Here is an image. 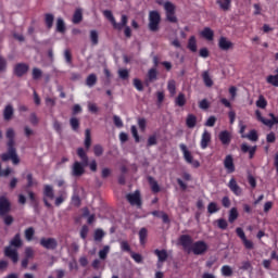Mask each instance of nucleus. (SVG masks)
<instances>
[{
    "label": "nucleus",
    "mask_w": 278,
    "mask_h": 278,
    "mask_svg": "<svg viewBox=\"0 0 278 278\" xmlns=\"http://www.w3.org/2000/svg\"><path fill=\"white\" fill-rule=\"evenodd\" d=\"M179 149L182 152V155L185 157V161L187 162V164L192 163V153L188 151V147L185 143H180L179 144Z\"/></svg>",
    "instance_id": "20"
},
{
    "label": "nucleus",
    "mask_w": 278,
    "mask_h": 278,
    "mask_svg": "<svg viewBox=\"0 0 278 278\" xmlns=\"http://www.w3.org/2000/svg\"><path fill=\"white\" fill-rule=\"evenodd\" d=\"M218 138L224 147H229V144H231V132L228 130L220 131Z\"/></svg>",
    "instance_id": "14"
},
{
    "label": "nucleus",
    "mask_w": 278,
    "mask_h": 278,
    "mask_svg": "<svg viewBox=\"0 0 278 278\" xmlns=\"http://www.w3.org/2000/svg\"><path fill=\"white\" fill-rule=\"evenodd\" d=\"M130 257L137 263V264H142V255L138 254L136 252H130Z\"/></svg>",
    "instance_id": "61"
},
{
    "label": "nucleus",
    "mask_w": 278,
    "mask_h": 278,
    "mask_svg": "<svg viewBox=\"0 0 278 278\" xmlns=\"http://www.w3.org/2000/svg\"><path fill=\"white\" fill-rule=\"evenodd\" d=\"M64 58H65L66 64H73V54L71 53V50L64 51Z\"/></svg>",
    "instance_id": "59"
},
{
    "label": "nucleus",
    "mask_w": 278,
    "mask_h": 278,
    "mask_svg": "<svg viewBox=\"0 0 278 278\" xmlns=\"http://www.w3.org/2000/svg\"><path fill=\"white\" fill-rule=\"evenodd\" d=\"M3 119L10 122L14 117V106L12 104H7L2 111Z\"/></svg>",
    "instance_id": "16"
},
{
    "label": "nucleus",
    "mask_w": 278,
    "mask_h": 278,
    "mask_svg": "<svg viewBox=\"0 0 278 278\" xmlns=\"http://www.w3.org/2000/svg\"><path fill=\"white\" fill-rule=\"evenodd\" d=\"M86 84L89 88H92L97 84V74H90L86 79Z\"/></svg>",
    "instance_id": "46"
},
{
    "label": "nucleus",
    "mask_w": 278,
    "mask_h": 278,
    "mask_svg": "<svg viewBox=\"0 0 278 278\" xmlns=\"http://www.w3.org/2000/svg\"><path fill=\"white\" fill-rule=\"evenodd\" d=\"M222 275L223 277H231V275H233V269L229 265H224L222 267Z\"/></svg>",
    "instance_id": "43"
},
{
    "label": "nucleus",
    "mask_w": 278,
    "mask_h": 278,
    "mask_svg": "<svg viewBox=\"0 0 278 278\" xmlns=\"http://www.w3.org/2000/svg\"><path fill=\"white\" fill-rule=\"evenodd\" d=\"M216 3L224 12L231 10V0H216Z\"/></svg>",
    "instance_id": "25"
},
{
    "label": "nucleus",
    "mask_w": 278,
    "mask_h": 278,
    "mask_svg": "<svg viewBox=\"0 0 278 278\" xmlns=\"http://www.w3.org/2000/svg\"><path fill=\"white\" fill-rule=\"evenodd\" d=\"M217 226H218L219 229L225 230V229H227V227H229V224L227 223V219H225V218H219V219L217 220Z\"/></svg>",
    "instance_id": "55"
},
{
    "label": "nucleus",
    "mask_w": 278,
    "mask_h": 278,
    "mask_svg": "<svg viewBox=\"0 0 278 278\" xmlns=\"http://www.w3.org/2000/svg\"><path fill=\"white\" fill-rule=\"evenodd\" d=\"M12 212V203L5 195H0V216H5Z\"/></svg>",
    "instance_id": "7"
},
{
    "label": "nucleus",
    "mask_w": 278,
    "mask_h": 278,
    "mask_svg": "<svg viewBox=\"0 0 278 278\" xmlns=\"http://www.w3.org/2000/svg\"><path fill=\"white\" fill-rule=\"evenodd\" d=\"M126 199L130 205H136V207H142V198L140 192L136 190L134 193H128Z\"/></svg>",
    "instance_id": "9"
},
{
    "label": "nucleus",
    "mask_w": 278,
    "mask_h": 278,
    "mask_svg": "<svg viewBox=\"0 0 278 278\" xmlns=\"http://www.w3.org/2000/svg\"><path fill=\"white\" fill-rule=\"evenodd\" d=\"M162 22V16L157 11H150L149 13V24L148 27L150 31H160V23Z\"/></svg>",
    "instance_id": "4"
},
{
    "label": "nucleus",
    "mask_w": 278,
    "mask_h": 278,
    "mask_svg": "<svg viewBox=\"0 0 278 278\" xmlns=\"http://www.w3.org/2000/svg\"><path fill=\"white\" fill-rule=\"evenodd\" d=\"M130 131H131L132 138H135V142L137 143L140 142V135H138V128L135 125L130 127Z\"/></svg>",
    "instance_id": "52"
},
{
    "label": "nucleus",
    "mask_w": 278,
    "mask_h": 278,
    "mask_svg": "<svg viewBox=\"0 0 278 278\" xmlns=\"http://www.w3.org/2000/svg\"><path fill=\"white\" fill-rule=\"evenodd\" d=\"M175 103L178 105V108H184V105H186V94L179 93L175 100Z\"/></svg>",
    "instance_id": "44"
},
{
    "label": "nucleus",
    "mask_w": 278,
    "mask_h": 278,
    "mask_svg": "<svg viewBox=\"0 0 278 278\" xmlns=\"http://www.w3.org/2000/svg\"><path fill=\"white\" fill-rule=\"evenodd\" d=\"M187 49L191 51V53H197V37L191 36L187 43Z\"/></svg>",
    "instance_id": "29"
},
{
    "label": "nucleus",
    "mask_w": 278,
    "mask_h": 278,
    "mask_svg": "<svg viewBox=\"0 0 278 278\" xmlns=\"http://www.w3.org/2000/svg\"><path fill=\"white\" fill-rule=\"evenodd\" d=\"M39 243L43 249H48V251H54V249H58V240L54 238H41Z\"/></svg>",
    "instance_id": "11"
},
{
    "label": "nucleus",
    "mask_w": 278,
    "mask_h": 278,
    "mask_svg": "<svg viewBox=\"0 0 278 278\" xmlns=\"http://www.w3.org/2000/svg\"><path fill=\"white\" fill-rule=\"evenodd\" d=\"M1 218H3V223L4 225H7V227H10V225H12L14 223V217L12 215H4V216H0Z\"/></svg>",
    "instance_id": "53"
},
{
    "label": "nucleus",
    "mask_w": 278,
    "mask_h": 278,
    "mask_svg": "<svg viewBox=\"0 0 278 278\" xmlns=\"http://www.w3.org/2000/svg\"><path fill=\"white\" fill-rule=\"evenodd\" d=\"M88 231H90V229L88 228L87 225H84L80 229V238L83 240H86V238H88Z\"/></svg>",
    "instance_id": "60"
},
{
    "label": "nucleus",
    "mask_w": 278,
    "mask_h": 278,
    "mask_svg": "<svg viewBox=\"0 0 278 278\" xmlns=\"http://www.w3.org/2000/svg\"><path fill=\"white\" fill-rule=\"evenodd\" d=\"M13 73L15 77H24L29 73V64L27 63H16L13 67Z\"/></svg>",
    "instance_id": "10"
},
{
    "label": "nucleus",
    "mask_w": 278,
    "mask_h": 278,
    "mask_svg": "<svg viewBox=\"0 0 278 278\" xmlns=\"http://www.w3.org/2000/svg\"><path fill=\"white\" fill-rule=\"evenodd\" d=\"M113 122H114L115 127H118V129H121V127H123V119H121V117H118V115L113 116Z\"/></svg>",
    "instance_id": "64"
},
{
    "label": "nucleus",
    "mask_w": 278,
    "mask_h": 278,
    "mask_svg": "<svg viewBox=\"0 0 278 278\" xmlns=\"http://www.w3.org/2000/svg\"><path fill=\"white\" fill-rule=\"evenodd\" d=\"M40 77H42V70H40L38 67H34L33 68V79L35 81H38V79H40Z\"/></svg>",
    "instance_id": "50"
},
{
    "label": "nucleus",
    "mask_w": 278,
    "mask_h": 278,
    "mask_svg": "<svg viewBox=\"0 0 278 278\" xmlns=\"http://www.w3.org/2000/svg\"><path fill=\"white\" fill-rule=\"evenodd\" d=\"M268 105V101H266V98L264 96H260L258 100L256 101V106L261 110H266V106Z\"/></svg>",
    "instance_id": "42"
},
{
    "label": "nucleus",
    "mask_w": 278,
    "mask_h": 278,
    "mask_svg": "<svg viewBox=\"0 0 278 278\" xmlns=\"http://www.w3.org/2000/svg\"><path fill=\"white\" fill-rule=\"evenodd\" d=\"M103 238H105V232L98 228L94 230V233H93V239L96 242H101V240H103Z\"/></svg>",
    "instance_id": "38"
},
{
    "label": "nucleus",
    "mask_w": 278,
    "mask_h": 278,
    "mask_svg": "<svg viewBox=\"0 0 278 278\" xmlns=\"http://www.w3.org/2000/svg\"><path fill=\"white\" fill-rule=\"evenodd\" d=\"M266 81L270 84V86L278 88V74L267 76Z\"/></svg>",
    "instance_id": "40"
},
{
    "label": "nucleus",
    "mask_w": 278,
    "mask_h": 278,
    "mask_svg": "<svg viewBox=\"0 0 278 278\" xmlns=\"http://www.w3.org/2000/svg\"><path fill=\"white\" fill-rule=\"evenodd\" d=\"M56 31H59V34H64V31H66V24H64V20L62 17L56 20Z\"/></svg>",
    "instance_id": "35"
},
{
    "label": "nucleus",
    "mask_w": 278,
    "mask_h": 278,
    "mask_svg": "<svg viewBox=\"0 0 278 278\" xmlns=\"http://www.w3.org/2000/svg\"><path fill=\"white\" fill-rule=\"evenodd\" d=\"M200 110H210V102L207 99H203L199 102Z\"/></svg>",
    "instance_id": "62"
},
{
    "label": "nucleus",
    "mask_w": 278,
    "mask_h": 278,
    "mask_svg": "<svg viewBox=\"0 0 278 278\" xmlns=\"http://www.w3.org/2000/svg\"><path fill=\"white\" fill-rule=\"evenodd\" d=\"M224 167L228 174L236 173V165L233 164V156L231 154L226 155L224 160Z\"/></svg>",
    "instance_id": "12"
},
{
    "label": "nucleus",
    "mask_w": 278,
    "mask_h": 278,
    "mask_svg": "<svg viewBox=\"0 0 278 278\" xmlns=\"http://www.w3.org/2000/svg\"><path fill=\"white\" fill-rule=\"evenodd\" d=\"M201 36L203 38H205L206 40H214V30H212V28H210V27H205L201 31Z\"/></svg>",
    "instance_id": "31"
},
{
    "label": "nucleus",
    "mask_w": 278,
    "mask_h": 278,
    "mask_svg": "<svg viewBox=\"0 0 278 278\" xmlns=\"http://www.w3.org/2000/svg\"><path fill=\"white\" fill-rule=\"evenodd\" d=\"M210 142H212V134H210L207 130H204L200 142L201 149H207Z\"/></svg>",
    "instance_id": "17"
},
{
    "label": "nucleus",
    "mask_w": 278,
    "mask_h": 278,
    "mask_svg": "<svg viewBox=\"0 0 278 278\" xmlns=\"http://www.w3.org/2000/svg\"><path fill=\"white\" fill-rule=\"evenodd\" d=\"M84 144H85L86 151H89L90 147H92V137H91L89 128H87L85 130V142H84Z\"/></svg>",
    "instance_id": "26"
},
{
    "label": "nucleus",
    "mask_w": 278,
    "mask_h": 278,
    "mask_svg": "<svg viewBox=\"0 0 278 278\" xmlns=\"http://www.w3.org/2000/svg\"><path fill=\"white\" fill-rule=\"evenodd\" d=\"M121 249H122V251H125L126 253H132L131 247L129 245V242H127V241L121 242Z\"/></svg>",
    "instance_id": "57"
},
{
    "label": "nucleus",
    "mask_w": 278,
    "mask_h": 278,
    "mask_svg": "<svg viewBox=\"0 0 278 278\" xmlns=\"http://www.w3.org/2000/svg\"><path fill=\"white\" fill-rule=\"evenodd\" d=\"M23 247V240L21 239V233H16L10 241V245L4 248V255L9 257L13 264L18 263V250Z\"/></svg>",
    "instance_id": "3"
},
{
    "label": "nucleus",
    "mask_w": 278,
    "mask_h": 278,
    "mask_svg": "<svg viewBox=\"0 0 278 278\" xmlns=\"http://www.w3.org/2000/svg\"><path fill=\"white\" fill-rule=\"evenodd\" d=\"M103 16H105L108 18V21H110L111 24L114 21H116V18L114 17V14H112V11H110V10L103 11Z\"/></svg>",
    "instance_id": "58"
},
{
    "label": "nucleus",
    "mask_w": 278,
    "mask_h": 278,
    "mask_svg": "<svg viewBox=\"0 0 278 278\" xmlns=\"http://www.w3.org/2000/svg\"><path fill=\"white\" fill-rule=\"evenodd\" d=\"M93 153L96 157H101V155H103V147L101 144H96L93 147Z\"/></svg>",
    "instance_id": "54"
},
{
    "label": "nucleus",
    "mask_w": 278,
    "mask_h": 278,
    "mask_svg": "<svg viewBox=\"0 0 278 278\" xmlns=\"http://www.w3.org/2000/svg\"><path fill=\"white\" fill-rule=\"evenodd\" d=\"M186 125L189 129H194L197 127V116L194 114H188Z\"/></svg>",
    "instance_id": "27"
},
{
    "label": "nucleus",
    "mask_w": 278,
    "mask_h": 278,
    "mask_svg": "<svg viewBox=\"0 0 278 278\" xmlns=\"http://www.w3.org/2000/svg\"><path fill=\"white\" fill-rule=\"evenodd\" d=\"M147 181L154 194H157V192H161L162 189L160 188L157 180H155V178L153 176H148Z\"/></svg>",
    "instance_id": "19"
},
{
    "label": "nucleus",
    "mask_w": 278,
    "mask_h": 278,
    "mask_svg": "<svg viewBox=\"0 0 278 278\" xmlns=\"http://www.w3.org/2000/svg\"><path fill=\"white\" fill-rule=\"evenodd\" d=\"M241 138H247L248 140H251V142H257V140H260V136L255 129L250 130L248 135H242Z\"/></svg>",
    "instance_id": "28"
},
{
    "label": "nucleus",
    "mask_w": 278,
    "mask_h": 278,
    "mask_svg": "<svg viewBox=\"0 0 278 278\" xmlns=\"http://www.w3.org/2000/svg\"><path fill=\"white\" fill-rule=\"evenodd\" d=\"M157 144V137L155 135H151L148 138L147 148L150 149V147H155Z\"/></svg>",
    "instance_id": "51"
},
{
    "label": "nucleus",
    "mask_w": 278,
    "mask_h": 278,
    "mask_svg": "<svg viewBox=\"0 0 278 278\" xmlns=\"http://www.w3.org/2000/svg\"><path fill=\"white\" fill-rule=\"evenodd\" d=\"M218 48L222 51H229V49H233V42L229 41L227 37H220L218 40Z\"/></svg>",
    "instance_id": "15"
},
{
    "label": "nucleus",
    "mask_w": 278,
    "mask_h": 278,
    "mask_svg": "<svg viewBox=\"0 0 278 278\" xmlns=\"http://www.w3.org/2000/svg\"><path fill=\"white\" fill-rule=\"evenodd\" d=\"M256 121L266 125V127H273L274 125H278V115H274V113H269L268 116L271 119H266L262 116V112L260 110L255 111Z\"/></svg>",
    "instance_id": "5"
},
{
    "label": "nucleus",
    "mask_w": 278,
    "mask_h": 278,
    "mask_svg": "<svg viewBox=\"0 0 278 278\" xmlns=\"http://www.w3.org/2000/svg\"><path fill=\"white\" fill-rule=\"evenodd\" d=\"M216 125V116L212 115L205 122V127H214Z\"/></svg>",
    "instance_id": "63"
},
{
    "label": "nucleus",
    "mask_w": 278,
    "mask_h": 278,
    "mask_svg": "<svg viewBox=\"0 0 278 278\" xmlns=\"http://www.w3.org/2000/svg\"><path fill=\"white\" fill-rule=\"evenodd\" d=\"M154 255H156L157 260L160 262H166V260H168V251L166 250H160V249H156L154 250Z\"/></svg>",
    "instance_id": "23"
},
{
    "label": "nucleus",
    "mask_w": 278,
    "mask_h": 278,
    "mask_svg": "<svg viewBox=\"0 0 278 278\" xmlns=\"http://www.w3.org/2000/svg\"><path fill=\"white\" fill-rule=\"evenodd\" d=\"M242 153H249V159L253 160L255 157V153L257 151V146L249 147L247 143L241 144Z\"/></svg>",
    "instance_id": "18"
},
{
    "label": "nucleus",
    "mask_w": 278,
    "mask_h": 278,
    "mask_svg": "<svg viewBox=\"0 0 278 278\" xmlns=\"http://www.w3.org/2000/svg\"><path fill=\"white\" fill-rule=\"evenodd\" d=\"M149 236V230H147V228H141L139 230V242L140 244H147V238Z\"/></svg>",
    "instance_id": "33"
},
{
    "label": "nucleus",
    "mask_w": 278,
    "mask_h": 278,
    "mask_svg": "<svg viewBox=\"0 0 278 278\" xmlns=\"http://www.w3.org/2000/svg\"><path fill=\"white\" fill-rule=\"evenodd\" d=\"M164 9L166 12V18L169 23H177V16L175 15V4L172 2H165Z\"/></svg>",
    "instance_id": "8"
},
{
    "label": "nucleus",
    "mask_w": 278,
    "mask_h": 278,
    "mask_svg": "<svg viewBox=\"0 0 278 278\" xmlns=\"http://www.w3.org/2000/svg\"><path fill=\"white\" fill-rule=\"evenodd\" d=\"M35 233H36V230L34 229V227H29L24 231V236L27 242H31L34 240Z\"/></svg>",
    "instance_id": "34"
},
{
    "label": "nucleus",
    "mask_w": 278,
    "mask_h": 278,
    "mask_svg": "<svg viewBox=\"0 0 278 278\" xmlns=\"http://www.w3.org/2000/svg\"><path fill=\"white\" fill-rule=\"evenodd\" d=\"M228 188L229 190L232 191V193L236 195V197H241L242 195V188H240L238 186V181H236V178H231L228 182Z\"/></svg>",
    "instance_id": "13"
},
{
    "label": "nucleus",
    "mask_w": 278,
    "mask_h": 278,
    "mask_svg": "<svg viewBox=\"0 0 278 278\" xmlns=\"http://www.w3.org/2000/svg\"><path fill=\"white\" fill-rule=\"evenodd\" d=\"M220 208L218 207V204L216 202H211L207 205V212L208 214H216V212H219Z\"/></svg>",
    "instance_id": "45"
},
{
    "label": "nucleus",
    "mask_w": 278,
    "mask_h": 278,
    "mask_svg": "<svg viewBox=\"0 0 278 278\" xmlns=\"http://www.w3.org/2000/svg\"><path fill=\"white\" fill-rule=\"evenodd\" d=\"M148 79L149 81H155L157 79V70L155 67L149 70Z\"/></svg>",
    "instance_id": "47"
},
{
    "label": "nucleus",
    "mask_w": 278,
    "mask_h": 278,
    "mask_svg": "<svg viewBox=\"0 0 278 278\" xmlns=\"http://www.w3.org/2000/svg\"><path fill=\"white\" fill-rule=\"evenodd\" d=\"M67 197L68 195H67L66 191L61 190L59 192V197H56L55 200H54V205L56 207H60V205H62V203H64V201H66Z\"/></svg>",
    "instance_id": "24"
},
{
    "label": "nucleus",
    "mask_w": 278,
    "mask_h": 278,
    "mask_svg": "<svg viewBox=\"0 0 278 278\" xmlns=\"http://www.w3.org/2000/svg\"><path fill=\"white\" fill-rule=\"evenodd\" d=\"M81 21H84V14L81 13V9H77L73 15V23L74 25H79Z\"/></svg>",
    "instance_id": "30"
},
{
    "label": "nucleus",
    "mask_w": 278,
    "mask_h": 278,
    "mask_svg": "<svg viewBox=\"0 0 278 278\" xmlns=\"http://www.w3.org/2000/svg\"><path fill=\"white\" fill-rule=\"evenodd\" d=\"M238 208L237 207H232L230 211H229V215H228V220L229 223H236V220H238Z\"/></svg>",
    "instance_id": "36"
},
{
    "label": "nucleus",
    "mask_w": 278,
    "mask_h": 278,
    "mask_svg": "<svg viewBox=\"0 0 278 278\" xmlns=\"http://www.w3.org/2000/svg\"><path fill=\"white\" fill-rule=\"evenodd\" d=\"M49 199L53 201L55 199V191L53 190V186L45 185L43 186V204L46 207L51 208V204L49 203Z\"/></svg>",
    "instance_id": "6"
},
{
    "label": "nucleus",
    "mask_w": 278,
    "mask_h": 278,
    "mask_svg": "<svg viewBox=\"0 0 278 278\" xmlns=\"http://www.w3.org/2000/svg\"><path fill=\"white\" fill-rule=\"evenodd\" d=\"M202 79L206 88H212V86H214V80L212 79V76H210V72L204 71L202 73Z\"/></svg>",
    "instance_id": "22"
},
{
    "label": "nucleus",
    "mask_w": 278,
    "mask_h": 278,
    "mask_svg": "<svg viewBox=\"0 0 278 278\" xmlns=\"http://www.w3.org/2000/svg\"><path fill=\"white\" fill-rule=\"evenodd\" d=\"M178 242L187 253H193V255H203L204 253H207V243L205 241L194 242L190 235H181Z\"/></svg>",
    "instance_id": "1"
},
{
    "label": "nucleus",
    "mask_w": 278,
    "mask_h": 278,
    "mask_svg": "<svg viewBox=\"0 0 278 278\" xmlns=\"http://www.w3.org/2000/svg\"><path fill=\"white\" fill-rule=\"evenodd\" d=\"M134 86H135V88H136L139 92H142V91L144 90V87L142 86V80H141V79L135 78V79H134Z\"/></svg>",
    "instance_id": "56"
},
{
    "label": "nucleus",
    "mask_w": 278,
    "mask_h": 278,
    "mask_svg": "<svg viewBox=\"0 0 278 278\" xmlns=\"http://www.w3.org/2000/svg\"><path fill=\"white\" fill-rule=\"evenodd\" d=\"M14 136H15L14 128H9L7 130V134H5V137L9 140L8 143H7V147H9V149H13L14 148V144H15Z\"/></svg>",
    "instance_id": "21"
},
{
    "label": "nucleus",
    "mask_w": 278,
    "mask_h": 278,
    "mask_svg": "<svg viewBox=\"0 0 278 278\" xmlns=\"http://www.w3.org/2000/svg\"><path fill=\"white\" fill-rule=\"evenodd\" d=\"M108 253H110V245H104L103 249L99 251L100 260H108Z\"/></svg>",
    "instance_id": "48"
},
{
    "label": "nucleus",
    "mask_w": 278,
    "mask_h": 278,
    "mask_svg": "<svg viewBox=\"0 0 278 278\" xmlns=\"http://www.w3.org/2000/svg\"><path fill=\"white\" fill-rule=\"evenodd\" d=\"M90 41L93 47H97V45H99V33L97 30L90 31Z\"/></svg>",
    "instance_id": "41"
},
{
    "label": "nucleus",
    "mask_w": 278,
    "mask_h": 278,
    "mask_svg": "<svg viewBox=\"0 0 278 278\" xmlns=\"http://www.w3.org/2000/svg\"><path fill=\"white\" fill-rule=\"evenodd\" d=\"M78 157L81 160L75 161L72 165V176L81 177L86 173V167H88V152L84 148H78L76 150Z\"/></svg>",
    "instance_id": "2"
},
{
    "label": "nucleus",
    "mask_w": 278,
    "mask_h": 278,
    "mask_svg": "<svg viewBox=\"0 0 278 278\" xmlns=\"http://www.w3.org/2000/svg\"><path fill=\"white\" fill-rule=\"evenodd\" d=\"M70 125L73 131H77L79 129V119L77 117H72L70 119Z\"/></svg>",
    "instance_id": "49"
},
{
    "label": "nucleus",
    "mask_w": 278,
    "mask_h": 278,
    "mask_svg": "<svg viewBox=\"0 0 278 278\" xmlns=\"http://www.w3.org/2000/svg\"><path fill=\"white\" fill-rule=\"evenodd\" d=\"M167 90L172 97H175V94L177 93V85H176L175 80L168 81Z\"/></svg>",
    "instance_id": "39"
},
{
    "label": "nucleus",
    "mask_w": 278,
    "mask_h": 278,
    "mask_svg": "<svg viewBox=\"0 0 278 278\" xmlns=\"http://www.w3.org/2000/svg\"><path fill=\"white\" fill-rule=\"evenodd\" d=\"M9 153H11V160L13 164H20L21 159H18V154H16V148H9Z\"/></svg>",
    "instance_id": "37"
},
{
    "label": "nucleus",
    "mask_w": 278,
    "mask_h": 278,
    "mask_svg": "<svg viewBox=\"0 0 278 278\" xmlns=\"http://www.w3.org/2000/svg\"><path fill=\"white\" fill-rule=\"evenodd\" d=\"M53 21H55V16L51 13H46L45 14V23L47 29H51L53 27Z\"/></svg>",
    "instance_id": "32"
}]
</instances>
